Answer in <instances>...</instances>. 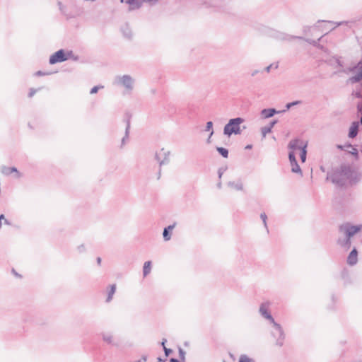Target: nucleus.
I'll return each instance as SVG.
<instances>
[{
	"label": "nucleus",
	"instance_id": "obj_51",
	"mask_svg": "<svg viewBox=\"0 0 362 362\" xmlns=\"http://www.w3.org/2000/svg\"><path fill=\"white\" fill-rule=\"evenodd\" d=\"M96 261H97L98 264L100 265V264H101V258L100 257H97Z\"/></svg>",
	"mask_w": 362,
	"mask_h": 362
},
{
	"label": "nucleus",
	"instance_id": "obj_61",
	"mask_svg": "<svg viewBox=\"0 0 362 362\" xmlns=\"http://www.w3.org/2000/svg\"><path fill=\"white\" fill-rule=\"evenodd\" d=\"M1 225H2L1 221L0 220V228H1Z\"/></svg>",
	"mask_w": 362,
	"mask_h": 362
},
{
	"label": "nucleus",
	"instance_id": "obj_13",
	"mask_svg": "<svg viewBox=\"0 0 362 362\" xmlns=\"http://www.w3.org/2000/svg\"><path fill=\"white\" fill-rule=\"evenodd\" d=\"M125 4L129 5L128 11L131 12L141 8L143 6L142 0H125Z\"/></svg>",
	"mask_w": 362,
	"mask_h": 362
},
{
	"label": "nucleus",
	"instance_id": "obj_50",
	"mask_svg": "<svg viewBox=\"0 0 362 362\" xmlns=\"http://www.w3.org/2000/svg\"><path fill=\"white\" fill-rule=\"evenodd\" d=\"M356 97L358 98H362V94L361 93H356Z\"/></svg>",
	"mask_w": 362,
	"mask_h": 362
},
{
	"label": "nucleus",
	"instance_id": "obj_19",
	"mask_svg": "<svg viewBox=\"0 0 362 362\" xmlns=\"http://www.w3.org/2000/svg\"><path fill=\"white\" fill-rule=\"evenodd\" d=\"M175 223L172 225H170L168 227H165L164 228L163 232V237L164 240L168 241L170 240L171 235H172V230L175 228Z\"/></svg>",
	"mask_w": 362,
	"mask_h": 362
},
{
	"label": "nucleus",
	"instance_id": "obj_18",
	"mask_svg": "<svg viewBox=\"0 0 362 362\" xmlns=\"http://www.w3.org/2000/svg\"><path fill=\"white\" fill-rule=\"evenodd\" d=\"M359 123L358 122H354L349 128L348 136L351 139L355 138L358 133Z\"/></svg>",
	"mask_w": 362,
	"mask_h": 362
},
{
	"label": "nucleus",
	"instance_id": "obj_37",
	"mask_svg": "<svg viewBox=\"0 0 362 362\" xmlns=\"http://www.w3.org/2000/svg\"><path fill=\"white\" fill-rule=\"evenodd\" d=\"M227 170V167H221L218 170V178L221 179L224 172Z\"/></svg>",
	"mask_w": 362,
	"mask_h": 362
},
{
	"label": "nucleus",
	"instance_id": "obj_39",
	"mask_svg": "<svg viewBox=\"0 0 362 362\" xmlns=\"http://www.w3.org/2000/svg\"><path fill=\"white\" fill-rule=\"evenodd\" d=\"M163 351L165 356H168L172 352V350L170 349L167 348L166 346H164Z\"/></svg>",
	"mask_w": 362,
	"mask_h": 362
},
{
	"label": "nucleus",
	"instance_id": "obj_16",
	"mask_svg": "<svg viewBox=\"0 0 362 362\" xmlns=\"http://www.w3.org/2000/svg\"><path fill=\"white\" fill-rule=\"evenodd\" d=\"M358 262V251L354 247L347 257V264L350 266L355 265Z\"/></svg>",
	"mask_w": 362,
	"mask_h": 362
},
{
	"label": "nucleus",
	"instance_id": "obj_36",
	"mask_svg": "<svg viewBox=\"0 0 362 362\" xmlns=\"http://www.w3.org/2000/svg\"><path fill=\"white\" fill-rule=\"evenodd\" d=\"M103 86H94L91 89H90V94H95L96 93L99 89L100 88H103Z\"/></svg>",
	"mask_w": 362,
	"mask_h": 362
},
{
	"label": "nucleus",
	"instance_id": "obj_45",
	"mask_svg": "<svg viewBox=\"0 0 362 362\" xmlns=\"http://www.w3.org/2000/svg\"><path fill=\"white\" fill-rule=\"evenodd\" d=\"M78 250H79L80 252H82L84 250V245H81L80 246L78 247Z\"/></svg>",
	"mask_w": 362,
	"mask_h": 362
},
{
	"label": "nucleus",
	"instance_id": "obj_20",
	"mask_svg": "<svg viewBox=\"0 0 362 362\" xmlns=\"http://www.w3.org/2000/svg\"><path fill=\"white\" fill-rule=\"evenodd\" d=\"M269 303L266 302L261 304L259 307V313L263 317H272L269 311Z\"/></svg>",
	"mask_w": 362,
	"mask_h": 362
},
{
	"label": "nucleus",
	"instance_id": "obj_29",
	"mask_svg": "<svg viewBox=\"0 0 362 362\" xmlns=\"http://www.w3.org/2000/svg\"><path fill=\"white\" fill-rule=\"evenodd\" d=\"M302 103V101L300 100H296V101H293L291 103H288L286 105V108L283 110H281V112H286L287 110H288L291 107H292L293 106H295V105H299Z\"/></svg>",
	"mask_w": 362,
	"mask_h": 362
},
{
	"label": "nucleus",
	"instance_id": "obj_38",
	"mask_svg": "<svg viewBox=\"0 0 362 362\" xmlns=\"http://www.w3.org/2000/svg\"><path fill=\"white\" fill-rule=\"evenodd\" d=\"M334 59H335V62L338 66H339V67L344 66L343 62L340 60L339 57H334Z\"/></svg>",
	"mask_w": 362,
	"mask_h": 362
},
{
	"label": "nucleus",
	"instance_id": "obj_22",
	"mask_svg": "<svg viewBox=\"0 0 362 362\" xmlns=\"http://www.w3.org/2000/svg\"><path fill=\"white\" fill-rule=\"evenodd\" d=\"M103 339L105 342L108 344H111L113 346H116L117 343L115 341V339L112 335L110 333H103Z\"/></svg>",
	"mask_w": 362,
	"mask_h": 362
},
{
	"label": "nucleus",
	"instance_id": "obj_46",
	"mask_svg": "<svg viewBox=\"0 0 362 362\" xmlns=\"http://www.w3.org/2000/svg\"><path fill=\"white\" fill-rule=\"evenodd\" d=\"M160 176H161V167L159 168V170L158 172V175H157V179L159 180L160 178Z\"/></svg>",
	"mask_w": 362,
	"mask_h": 362
},
{
	"label": "nucleus",
	"instance_id": "obj_26",
	"mask_svg": "<svg viewBox=\"0 0 362 362\" xmlns=\"http://www.w3.org/2000/svg\"><path fill=\"white\" fill-rule=\"evenodd\" d=\"M115 291H116V285L115 284L111 285L110 286V290L107 293V297L106 299L107 302H110L112 300V296H113L114 293H115Z\"/></svg>",
	"mask_w": 362,
	"mask_h": 362
},
{
	"label": "nucleus",
	"instance_id": "obj_5",
	"mask_svg": "<svg viewBox=\"0 0 362 362\" xmlns=\"http://www.w3.org/2000/svg\"><path fill=\"white\" fill-rule=\"evenodd\" d=\"M268 325L272 329V335L276 338V344L279 346L283 344L284 332L279 323L274 320V318H267Z\"/></svg>",
	"mask_w": 362,
	"mask_h": 362
},
{
	"label": "nucleus",
	"instance_id": "obj_49",
	"mask_svg": "<svg viewBox=\"0 0 362 362\" xmlns=\"http://www.w3.org/2000/svg\"><path fill=\"white\" fill-rule=\"evenodd\" d=\"M257 73H259L258 70H255L252 72L251 76H255Z\"/></svg>",
	"mask_w": 362,
	"mask_h": 362
},
{
	"label": "nucleus",
	"instance_id": "obj_28",
	"mask_svg": "<svg viewBox=\"0 0 362 362\" xmlns=\"http://www.w3.org/2000/svg\"><path fill=\"white\" fill-rule=\"evenodd\" d=\"M57 4H58L59 8L60 11L62 12V13L64 14V16H66V17L67 18H71L74 17V16H71V15L66 13V11H65L66 7L62 4V3L61 1H58Z\"/></svg>",
	"mask_w": 362,
	"mask_h": 362
},
{
	"label": "nucleus",
	"instance_id": "obj_44",
	"mask_svg": "<svg viewBox=\"0 0 362 362\" xmlns=\"http://www.w3.org/2000/svg\"><path fill=\"white\" fill-rule=\"evenodd\" d=\"M213 134H214V131L211 130V132H210V134H209V137H208V139L206 140L207 143H210L211 142V137L212 136Z\"/></svg>",
	"mask_w": 362,
	"mask_h": 362
},
{
	"label": "nucleus",
	"instance_id": "obj_14",
	"mask_svg": "<svg viewBox=\"0 0 362 362\" xmlns=\"http://www.w3.org/2000/svg\"><path fill=\"white\" fill-rule=\"evenodd\" d=\"M275 37L278 40H284V41H291L293 39H303V37L291 35H288V34H286L284 33H281V32H276Z\"/></svg>",
	"mask_w": 362,
	"mask_h": 362
},
{
	"label": "nucleus",
	"instance_id": "obj_57",
	"mask_svg": "<svg viewBox=\"0 0 362 362\" xmlns=\"http://www.w3.org/2000/svg\"><path fill=\"white\" fill-rule=\"evenodd\" d=\"M217 187H218V188H221V182H219L217 184Z\"/></svg>",
	"mask_w": 362,
	"mask_h": 362
},
{
	"label": "nucleus",
	"instance_id": "obj_60",
	"mask_svg": "<svg viewBox=\"0 0 362 362\" xmlns=\"http://www.w3.org/2000/svg\"><path fill=\"white\" fill-rule=\"evenodd\" d=\"M143 357L144 356H142L141 358L139 361H141L142 362L143 361Z\"/></svg>",
	"mask_w": 362,
	"mask_h": 362
},
{
	"label": "nucleus",
	"instance_id": "obj_25",
	"mask_svg": "<svg viewBox=\"0 0 362 362\" xmlns=\"http://www.w3.org/2000/svg\"><path fill=\"white\" fill-rule=\"evenodd\" d=\"M151 269V262L147 261L144 263L143 267V274L144 276H146L150 272Z\"/></svg>",
	"mask_w": 362,
	"mask_h": 362
},
{
	"label": "nucleus",
	"instance_id": "obj_3",
	"mask_svg": "<svg viewBox=\"0 0 362 362\" xmlns=\"http://www.w3.org/2000/svg\"><path fill=\"white\" fill-rule=\"evenodd\" d=\"M307 146L308 141L304 142L303 140L298 138L291 139L288 144V148L290 150H293V152L296 150L300 151V158L302 163H304L306 160Z\"/></svg>",
	"mask_w": 362,
	"mask_h": 362
},
{
	"label": "nucleus",
	"instance_id": "obj_23",
	"mask_svg": "<svg viewBox=\"0 0 362 362\" xmlns=\"http://www.w3.org/2000/svg\"><path fill=\"white\" fill-rule=\"evenodd\" d=\"M122 32L123 33V35L127 38V39H131L132 37V30L131 29L129 28V27L128 26V25H125L124 27H122Z\"/></svg>",
	"mask_w": 362,
	"mask_h": 362
},
{
	"label": "nucleus",
	"instance_id": "obj_35",
	"mask_svg": "<svg viewBox=\"0 0 362 362\" xmlns=\"http://www.w3.org/2000/svg\"><path fill=\"white\" fill-rule=\"evenodd\" d=\"M213 129V122L211 121H209L206 124L205 131L206 132H211Z\"/></svg>",
	"mask_w": 362,
	"mask_h": 362
},
{
	"label": "nucleus",
	"instance_id": "obj_30",
	"mask_svg": "<svg viewBox=\"0 0 362 362\" xmlns=\"http://www.w3.org/2000/svg\"><path fill=\"white\" fill-rule=\"evenodd\" d=\"M322 36H321L320 37H319L316 40H311V39H304V38L303 40H305L308 43L312 45L313 46L317 47L320 45L319 42L322 39Z\"/></svg>",
	"mask_w": 362,
	"mask_h": 362
},
{
	"label": "nucleus",
	"instance_id": "obj_17",
	"mask_svg": "<svg viewBox=\"0 0 362 362\" xmlns=\"http://www.w3.org/2000/svg\"><path fill=\"white\" fill-rule=\"evenodd\" d=\"M277 122V119H273L267 126L262 127L261 128V133L263 138H264L267 134L272 132V128Z\"/></svg>",
	"mask_w": 362,
	"mask_h": 362
},
{
	"label": "nucleus",
	"instance_id": "obj_42",
	"mask_svg": "<svg viewBox=\"0 0 362 362\" xmlns=\"http://www.w3.org/2000/svg\"><path fill=\"white\" fill-rule=\"evenodd\" d=\"M46 74H47L46 73H45V72H43V71H37L35 74V75L38 76H45V75H46Z\"/></svg>",
	"mask_w": 362,
	"mask_h": 362
},
{
	"label": "nucleus",
	"instance_id": "obj_24",
	"mask_svg": "<svg viewBox=\"0 0 362 362\" xmlns=\"http://www.w3.org/2000/svg\"><path fill=\"white\" fill-rule=\"evenodd\" d=\"M228 185L230 187L235 188L236 190L240 191L243 189V185L241 181H238L237 183L235 182L230 181L228 183Z\"/></svg>",
	"mask_w": 362,
	"mask_h": 362
},
{
	"label": "nucleus",
	"instance_id": "obj_58",
	"mask_svg": "<svg viewBox=\"0 0 362 362\" xmlns=\"http://www.w3.org/2000/svg\"><path fill=\"white\" fill-rule=\"evenodd\" d=\"M121 3H125V0H120Z\"/></svg>",
	"mask_w": 362,
	"mask_h": 362
},
{
	"label": "nucleus",
	"instance_id": "obj_54",
	"mask_svg": "<svg viewBox=\"0 0 362 362\" xmlns=\"http://www.w3.org/2000/svg\"><path fill=\"white\" fill-rule=\"evenodd\" d=\"M13 273L16 276H20V275L13 269L12 270Z\"/></svg>",
	"mask_w": 362,
	"mask_h": 362
},
{
	"label": "nucleus",
	"instance_id": "obj_33",
	"mask_svg": "<svg viewBox=\"0 0 362 362\" xmlns=\"http://www.w3.org/2000/svg\"><path fill=\"white\" fill-rule=\"evenodd\" d=\"M357 111L361 113L360 124L362 125V100L357 104Z\"/></svg>",
	"mask_w": 362,
	"mask_h": 362
},
{
	"label": "nucleus",
	"instance_id": "obj_1",
	"mask_svg": "<svg viewBox=\"0 0 362 362\" xmlns=\"http://www.w3.org/2000/svg\"><path fill=\"white\" fill-rule=\"evenodd\" d=\"M327 179L330 180L337 187H342L348 182L351 185L356 184L360 180V174L351 165L341 164L339 168L328 173Z\"/></svg>",
	"mask_w": 362,
	"mask_h": 362
},
{
	"label": "nucleus",
	"instance_id": "obj_41",
	"mask_svg": "<svg viewBox=\"0 0 362 362\" xmlns=\"http://www.w3.org/2000/svg\"><path fill=\"white\" fill-rule=\"evenodd\" d=\"M317 48L320 49V50H322L325 52H327V48H326L325 46H323L320 44L317 47Z\"/></svg>",
	"mask_w": 362,
	"mask_h": 362
},
{
	"label": "nucleus",
	"instance_id": "obj_52",
	"mask_svg": "<svg viewBox=\"0 0 362 362\" xmlns=\"http://www.w3.org/2000/svg\"><path fill=\"white\" fill-rule=\"evenodd\" d=\"M252 148V145L251 144H248L245 146V148L246 149H251Z\"/></svg>",
	"mask_w": 362,
	"mask_h": 362
},
{
	"label": "nucleus",
	"instance_id": "obj_32",
	"mask_svg": "<svg viewBox=\"0 0 362 362\" xmlns=\"http://www.w3.org/2000/svg\"><path fill=\"white\" fill-rule=\"evenodd\" d=\"M260 218H261V219L263 221V223H264V226L265 228L267 229V232H269V229H268L267 223V216L266 214L264 212L260 214Z\"/></svg>",
	"mask_w": 362,
	"mask_h": 362
},
{
	"label": "nucleus",
	"instance_id": "obj_8",
	"mask_svg": "<svg viewBox=\"0 0 362 362\" xmlns=\"http://www.w3.org/2000/svg\"><path fill=\"white\" fill-rule=\"evenodd\" d=\"M170 152L169 151H165L164 148H161L160 151L156 152L155 153V160H156L159 163V167H161L163 165H166L169 163Z\"/></svg>",
	"mask_w": 362,
	"mask_h": 362
},
{
	"label": "nucleus",
	"instance_id": "obj_12",
	"mask_svg": "<svg viewBox=\"0 0 362 362\" xmlns=\"http://www.w3.org/2000/svg\"><path fill=\"white\" fill-rule=\"evenodd\" d=\"M131 117L132 115L129 113L125 114V118L124 119V122L126 123L125 133L124 136L122 139L121 146H123L126 141L129 139V131L131 127Z\"/></svg>",
	"mask_w": 362,
	"mask_h": 362
},
{
	"label": "nucleus",
	"instance_id": "obj_9",
	"mask_svg": "<svg viewBox=\"0 0 362 362\" xmlns=\"http://www.w3.org/2000/svg\"><path fill=\"white\" fill-rule=\"evenodd\" d=\"M288 159L290 164L291 165V172L294 173L299 174L300 176L303 175V172L301 168H300L297 160L296 158L295 153L293 150H291L288 153Z\"/></svg>",
	"mask_w": 362,
	"mask_h": 362
},
{
	"label": "nucleus",
	"instance_id": "obj_27",
	"mask_svg": "<svg viewBox=\"0 0 362 362\" xmlns=\"http://www.w3.org/2000/svg\"><path fill=\"white\" fill-rule=\"evenodd\" d=\"M216 151L224 158H227L228 157V150L227 148L224 147H216Z\"/></svg>",
	"mask_w": 362,
	"mask_h": 362
},
{
	"label": "nucleus",
	"instance_id": "obj_34",
	"mask_svg": "<svg viewBox=\"0 0 362 362\" xmlns=\"http://www.w3.org/2000/svg\"><path fill=\"white\" fill-rule=\"evenodd\" d=\"M179 356L182 361H185V351L182 348H179Z\"/></svg>",
	"mask_w": 362,
	"mask_h": 362
},
{
	"label": "nucleus",
	"instance_id": "obj_40",
	"mask_svg": "<svg viewBox=\"0 0 362 362\" xmlns=\"http://www.w3.org/2000/svg\"><path fill=\"white\" fill-rule=\"evenodd\" d=\"M35 93H36V90L35 89L30 88V90H29V93H28V97L29 98L33 97L35 95Z\"/></svg>",
	"mask_w": 362,
	"mask_h": 362
},
{
	"label": "nucleus",
	"instance_id": "obj_11",
	"mask_svg": "<svg viewBox=\"0 0 362 362\" xmlns=\"http://www.w3.org/2000/svg\"><path fill=\"white\" fill-rule=\"evenodd\" d=\"M121 83L126 89L129 90H133L134 79L129 75H124L122 77H118V82Z\"/></svg>",
	"mask_w": 362,
	"mask_h": 362
},
{
	"label": "nucleus",
	"instance_id": "obj_31",
	"mask_svg": "<svg viewBox=\"0 0 362 362\" xmlns=\"http://www.w3.org/2000/svg\"><path fill=\"white\" fill-rule=\"evenodd\" d=\"M239 362H255L254 360L249 358L247 355L243 354L240 356Z\"/></svg>",
	"mask_w": 362,
	"mask_h": 362
},
{
	"label": "nucleus",
	"instance_id": "obj_15",
	"mask_svg": "<svg viewBox=\"0 0 362 362\" xmlns=\"http://www.w3.org/2000/svg\"><path fill=\"white\" fill-rule=\"evenodd\" d=\"M281 112V111H278L275 108H264L261 110L260 115L262 118L267 119L274 116L276 114Z\"/></svg>",
	"mask_w": 362,
	"mask_h": 362
},
{
	"label": "nucleus",
	"instance_id": "obj_6",
	"mask_svg": "<svg viewBox=\"0 0 362 362\" xmlns=\"http://www.w3.org/2000/svg\"><path fill=\"white\" fill-rule=\"evenodd\" d=\"M72 55V51H68L66 52L64 49H61L50 56L49 62L50 64H55L59 62H63L69 59Z\"/></svg>",
	"mask_w": 362,
	"mask_h": 362
},
{
	"label": "nucleus",
	"instance_id": "obj_55",
	"mask_svg": "<svg viewBox=\"0 0 362 362\" xmlns=\"http://www.w3.org/2000/svg\"><path fill=\"white\" fill-rule=\"evenodd\" d=\"M3 219H4H4H6V218H5V217H4V214H1V215H0V220L1 221V220H3Z\"/></svg>",
	"mask_w": 362,
	"mask_h": 362
},
{
	"label": "nucleus",
	"instance_id": "obj_56",
	"mask_svg": "<svg viewBox=\"0 0 362 362\" xmlns=\"http://www.w3.org/2000/svg\"><path fill=\"white\" fill-rule=\"evenodd\" d=\"M4 223H5V224H7V225L10 224L9 221L7 219H4Z\"/></svg>",
	"mask_w": 362,
	"mask_h": 362
},
{
	"label": "nucleus",
	"instance_id": "obj_4",
	"mask_svg": "<svg viewBox=\"0 0 362 362\" xmlns=\"http://www.w3.org/2000/svg\"><path fill=\"white\" fill-rule=\"evenodd\" d=\"M244 122V119L242 117H235L230 119L228 124H226L223 129V134L230 136L233 134H240L241 133L240 124Z\"/></svg>",
	"mask_w": 362,
	"mask_h": 362
},
{
	"label": "nucleus",
	"instance_id": "obj_7",
	"mask_svg": "<svg viewBox=\"0 0 362 362\" xmlns=\"http://www.w3.org/2000/svg\"><path fill=\"white\" fill-rule=\"evenodd\" d=\"M356 69H358L357 74L354 76H352L349 79L351 83H356L362 81V59L359 60L356 66L349 67L347 69L342 71L344 73L348 74L349 72L355 71Z\"/></svg>",
	"mask_w": 362,
	"mask_h": 362
},
{
	"label": "nucleus",
	"instance_id": "obj_53",
	"mask_svg": "<svg viewBox=\"0 0 362 362\" xmlns=\"http://www.w3.org/2000/svg\"><path fill=\"white\" fill-rule=\"evenodd\" d=\"M170 362H180V361L176 358H170Z\"/></svg>",
	"mask_w": 362,
	"mask_h": 362
},
{
	"label": "nucleus",
	"instance_id": "obj_2",
	"mask_svg": "<svg viewBox=\"0 0 362 362\" xmlns=\"http://www.w3.org/2000/svg\"><path fill=\"white\" fill-rule=\"evenodd\" d=\"M361 228L362 225L353 226L349 222L341 225L339 228V230L344 233L345 238H339L337 240L338 245H339L344 250H348L351 247V237H353L355 234L358 233L361 230Z\"/></svg>",
	"mask_w": 362,
	"mask_h": 362
},
{
	"label": "nucleus",
	"instance_id": "obj_10",
	"mask_svg": "<svg viewBox=\"0 0 362 362\" xmlns=\"http://www.w3.org/2000/svg\"><path fill=\"white\" fill-rule=\"evenodd\" d=\"M337 148L340 149V150H341V151H346L349 153L354 156L355 159H356V160L358 158V149L354 146L351 145L349 143H347V144H346L344 145L338 144L337 146Z\"/></svg>",
	"mask_w": 362,
	"mask_h": 362
},
{
	"label": "nucleus",
	"instance_id": "obj_48",
	"mask_svg": "<svg viewBox=\"0 0 362 362\" xmlns=\"http://www.w3.org/2000/svg\"><path fill=\"white\" fill-rule=\"evenodd\" d=\"M167 341V339H163L162 342H161V346H163V348L164 349V346H165V343Z\"/></svg>",
	"mask_w": 362,
	"mask_h": 362
},
{
	"label": "nucleus",
	"instance_id": "obj_21",
	"mask_svg": "<svg viewBox=\"0 0 362 362\" xmlns=\"http://www.w3.org/2000/svg\"><path fill=\"white\" fill-rule=\"evenodd\" d=\"M2 173L6 175H11L12 173H16L17 174V177H20V173L19 171L17 170V168L16 167H3L2 168V170H1Z\"/></svg>",
	"mask_w": 362,
	"mask_h": 362
},
{
	"label": "nucleus",
	"instance_id": "obj_47",
	"mask_svg": "<svg viewBox=\"0 0 362 362\" xmlns=\"http://www.w3.org/2000/svg\"><path fill=\"white\" fill-rule=\"evenodd\" d=\"M310 29V27L309 26H304L303 27V32L307 33Z\"/></svg>",
	"mask_w": 362,
	"mask_h": 362
},
{
	"label": "nucleus",
	"instance_id": "obj_43",
	"mask_svg": "<svg viewBox=\"0 0 362 362\" xmlns=\"http://www.w3.org/2000/svg\"><path fill=\"white\" fill-rule=\"evenodd\" d=\"M272 66H273V64L269 65L268 66H267L264 69V71H267V73H269L271 69L272 68Z\"/></svg>",
	"mask_w": 362,
	"mask_h": 362
},
{
	"label": "nucleus",
	"instance_id": "obj_62",
	"mask_svg": "<svg viewBox=\"0 0 362 362\" xmlns=\"http://www.w3.org/2000/svg\"><path fill=\"white\" fill-rule=\"evenodd\" d=\"M158 360L159 361H162L160 358H158Z\"/></svg>",
	"mask_w": 362,
	"mask_h": 362
},
{
	"label": "nucleus",
	"instance_id": "obj_59",
	"mask_svg": "<svg viewBox=\"0 0 362 362\" xmlns=\"http://www.w3.org/2000/svg\"><path fill=\"white\" fill-rule=\"evenodd\" d=\"M342 24H343V23H342V22H341V23H337V25H342Z\"/></svg>",
	"mask_w": 362,
	"mask_h": 362
}]
</instances>
